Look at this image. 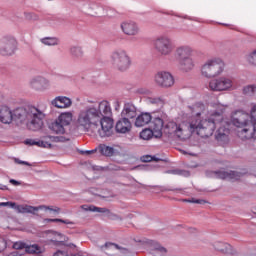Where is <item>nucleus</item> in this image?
<instances>
[{
  "label": "nucleus",
  "instance_id": "412c9836",
  "mask_svg": "<svg viewBox=\"0 0 256 256\" xmlns=\"http://www.w3.org/2000/svg\"><path fill=\"white\" fill-rule=\"evenodd\" d=\"M121 115L124 119H135L137 117V107L133 103H125Z\"/></svg>",
  "mask_w": 256,
  "mask_h": 256
},
{
  "label": "nucleus",
  "instance_id": "a18cd8bd",
  "mask_svg": "<svg viewBox=\"0 0 256 256\" xmlns=\"http://www.w3.org/2000/svg\"><path fill=\"white\" fill-rule=\"evenodd\" d=\"M155 251H159L160 253H167V248L160 246L159 243H156Z\"/></svg>",
  "mask_w": 256,
  "mask_h": 256
},
{
  "label": "nucleus",
  "instance_id": "393cba45",
  "mask_svg": "<svg viewBox=\"0 0 256 256\" xmlns=\"http://www.w3.org/2000/svg\"><path fill=\"white\" fill-rule=\"evenodd\" d=\"M179 67L182 71L188 73V71H193L195 67V61L190 56L188 58H183L182 60H178Z\"/></svg>",
  "mask_w": 256,
  "mask_h": 256
},
{
  "label": "nucleus",
  "instance_id": "5fc2aeb1",
  "mask_svg": "<svg viewBox=\"0 0 256 256\" xmlns=\"http://www.w3.org/2000/svg\"><path fill=\"white\" fill-rule=\"evenodd\" d=\"M10 183H11L12 185H15V186L21 185V182L15 180V179H10Z\"/></svg>",
  "mask_w": 256,
  "mask_h": 256
},
{
  "label": "nucleus",
  "instance_id": "69168bd1",
  "mask_svg": "<svg viewBox=\"0 0 256 256\" xmlns=\"http://www.w3.org/2000/svg\"><path fill=\"white\" fill-rule=\"evenodd\" d=\"M105 245H106V247H107V245H109V243H106Z\"/></svg>",
  "mask_w": 256,
  "mask_h": 256
},
{
  "label": "nucleus",
  "instance_id": "39448f33",
  "mask_svg": "<svg viewBox=\"0 0 256 256\" xmlns=\"http://www.w3.org/2000/svg\"><path fill=\"white\" fill-rule=\"evenodd\" d=\"M223 71H225V62L220 58L209 59L201 67V74L206 79L219 77Z\"/></svg>",
  "mask_w": 256,
  "mask_h": 256
},
{
  "label": "nucleus",
  "instance_id": "7ed1b4c3",
  "mask_svg": "<svg viewBox=\"0 0 256 256\" xmlns=\"http://www.w3.org/2000/svg\"><path fill=\"white\" fill-rule=\"evenodd\" d=\"M15 123H26L30 131L43 127L45 114L35 106L18 107L12 111Z\"/></svg>",
  "mask_w": 256,
  "mask_h": 256
},
{
  "label": "nucleus",
  "instance_id": "f257e3e1",
  "mask_svg": "<svg viewBox=\"0 0 256 256\" xmlns=\"http://www.w3.org/2000/svg\"><path fill=\"white\" fill-rule=\"evenodd\" d=\"M225 107L223 104H216V110L210 115L209 119L201 120V113H197L196 117L192 118L189 123L190 133H196L202 138L211 137L218 127L215 135L216 141H227L229 128L225 125H229V123L223 118Z\"/></svg>",
  "mask_w": 256,
  "mask_h": 256
},
{
  "label": "nucleus",
  "instance_id": "c9c22d12",
  "mask_svg": "<svg viewBox=\"0 0 256 256\" xmlns=\"http://www.w3.org/2000/svg\"><path fill=\"white\" fill-rule=\"evenodd\" d=\"M46 223H64V225H74L73 221L66 219H60V218H46L45 219Z\"/></svg>",
  "mask_w": 256,
  "mask_h": 256
},
{
  "label": "nucleus",
  "instance_id": "c756f323",
  "mask_svg": "<svg viewBox=\"0 0 256 256\" xmlns=\"http://www.w3.org/2000/svg\"><path fill=\"white\" fill-rule=\"evenodd\" d=\"M166 173L168 175H179L180 177H191V172L179 168L167 170Z\"/></svg>",
  "mask_w": 256,
  "mask_h": 256
},
{
  "label": "nucleus",
  "instance_id": "b1692460",
  "mask_svg": "<svg viewBox=\"0 0 256 256\" xmlns=\"http://www.w3.org/2000/svg\"><path fill=\"white\" fill-rule=\"evenodd\" d=\"M71 104V100L66 96H58L52 101V105L58 109H67Z\"/></svg>",
  "mask_w": 256,
  "mask_h": 256
},
{
  "label": "nucleus",
  "instance_id": "4be33fe9",
  "mask_svg": "<svg viewBox=\"0 0 256 256\" xmlns=\"http://www.w3.org/2000/svg\"><path fill=\"white\" fill-rule=\"evenodd\" d=\"M132 129L131 121L127 118H121L117 121L115 130L116 133H129Z\"/></svg>",
  "mask_w": 256,
  "mask_h": 256
},
{
  "label": "nucleus",
  "instance_id": "72a5a7b5",
  "mask_svg": "<svg viewBox=\"0 0 256 256\" xmlns=\"http://www.w3.org/2000/svg\"><path fill=\"white\" fill-rule=\"evenodd\" d=\"M148 103L150 105H156V107H163L165 105V99L163 97H149Z\"/></svg>",
  "mask_w": 256,
  "mask_h": 256
},
{
  "label": "nucleus",
  "instance_id": "58836bf2",
  "mask_svg": "<svg viewBox=\"0 0 256 256\" xmlns=\"http://www.w3.org/2000/svg\"><path fill=\"white\" fill-rule=\"evenodd\" d=\"M107 218L110 221H123V217L111 212V210H110V212H108Z\"/></svg>",
  "mask_w": 256,
  "mask_h": 256
},
{
  "label": "nucleus",
  "instance_id": "0e129e2a",
  "mask_svg": "<svg viewBox=\"0 0 256 256\" xmlns=\"http://www.w3.org/2000/svg\"><path fill=\"white\" fill-rule=\"evenodd\" d=\"M222 25H224V27H229V24H222Z\"/></svg>",
  "mask_w": 256,
  "mask_h": 256
},
{
  "label": "nucleus",
  "instance_id": "5701e85b",
  "mask_svg": "<svg viewBox=\"0 0 256 256\" xmlns=\"http://www.w3.org/2000/svg\"><path fill=\"white\" fill-rule=\"evenodd\" d=\"M153 119L151 113L149 112H142L140 115L136 117L135 126L136 127H145V125H149Z\"/></svg>",
  "mask_w": 256,
  "mask_h": 256
},
{
  "label": "nucleus",
  "instance_id": "2eb2a0df",
  "mask_svg": "<svg viewBox=\"0 0 256 256\" xmlns=\"http://www.w3.org/2000/svg\"><path fill=\"white\" fill-rule=\"evenodd\" d=\"M175 57L178 61L193 57V48L189 45L178 46L175 50Z\"/></svg>",
  "mask_w": 256,
  "mask_h": 256
},
{
  "label": "nucleus",
  "instance_id": "a211bd4d",
  "mask_svg": "<svg viewBox=\"0 0 256 256\" xmlns=\"http://www.w3.org/2000/svg\"><path fill=\"white\" fill-rule=\"evenodd\" d=\"M32 89L43 91L49 87V80L44 77L37 76L30 81Z\"/></svg>",
  "mask_w": 256,
  "mask_h": 256
},
{
  "label": "nucleus",
  "instance_id": "09e8293b",
  "mask_svg": "<svg viewBox=\"0 0 256 256\" xmlns=\"http://www.w3.org/2000/svg\"><path fill=\"white\" fill-rule=\"evenodd\" d=\"M81 153H82V155H93V153H97V148H95L93 150L82 151Z\"/></svg>",
  "mask_w": 256,
  "mask_h": 256
},
{
  "label": "nucleus",
  "instance_id": "f8f14e48",
  "mask_svg": "<svg viewBox=\"0 0 256 256\" xmlns=\"http://www.w3.org/2000/svg\"><path fill=\"white\" fill-rule=\"evenodd\" d=\"M112 115H103L101 120L98 122V125L101 127V129H98L100 137H111L113 134V120H111Z\"/></svg>",
  "mask_w": 256,
  "mask_h": 256
},
{
  "label": "nucleus",
  "instance_id": "a19ab883",
  "mask_svg": "<svg viewBox=\"0 0 256 256\" xmlns=\"http://www.w3.org/2000/svg\"><path fill=\"white\" fill-rule=\"evenodd\" d=\"M184 201H186L187 203H196L197 205H206V203H209L204 199H195V198L184 200Z\"/></svg>",
  "mask_w": 256,
  "mask_h": 256
},
{
  "label": "nucleus",
  "instance_id": "dca6fc26",
  "mask_svg": "<svg viewBox=\"0 0 256 256\" xmlns=\"http://www.w3.org/2000/svg\"><path fill=\"white\" fill-rule=\"evenodd\" d=\"M12 209H15V211H17V213H30V215H38L37 212L43 210V206H31V205H17L15 203V206L12 207Z\"/></svg>",
  "mask_w": 256,
  "mask_h": 256
},
{
  "label": "nucleus",
  "instance_id": "4c0bfd02",
  "mask_svg": "<svg viewBox=\"0 0 256 256\" xmlns=\"http://www.w3.org/2000/svg\"><path fill=\"white\" fill-rule=\"evenodd\" d=\"M50 139L54 143H65L66 141H69L65 136H50Z\"/></svg>",
  "mask_w": 256,
  "mask_h": 256
},
{
  "label": "nucleus",
  "instance_id": "f3484780",
  "mask_svg": "<svg viewBox=\"0 0 256 256\" xmlns=\"http://www.w3.org/2000/svg\"><path fill=\"white\" fill-rule=\"evenodd\" d=\"M165 127V122L160 117H156L152 120L151 129L154 131V137L156 139H161L163 137V129Z\"/></svg>",
  "mask_w": 256,
  "mask_h": 256
},
{
  "label": "nucleus",
  "instance_id": "ddd939ff",
  "mask_svg": "<svg viewBox=\"0 0 256 256\" xmlns=\"http://www.w3.org/2000/svg\"><path fill=\"white\" fill-rule=\"evenodd\" d=\"M17 49V41L13 38L4 37L0 40V55L7 57L13 55Z\"/></svg>",
  "mask_w": 256,
  "mask_h": 256
},
{
  "label": "nucleus",
  "instance_id": "6e6d98bb",
  "mask_svg": "<svg viewBox=\"0 0 256 256\" xmlns=\"http://www.w3.org/2000/svg\"><path fill=\"white\" fill-rule=\"evenodd\" d=\"M7 256H22L21 253H19V251H14L9 253Z\"/></svg>",
  "mask_w": 256,
  "mask_h": 256
},
{
  "label": "nucleus",
  "instance_id": "13d9d810",
  "mask_svg": "<svg viewBox=\"0 0 256 256\" xmlns=\"http://www.w3.org/2000/svg\"><path fill=\"white\" fill-rule=\"evenodd\" d=\"M52 211H53V213H61V208L54 207V208H52Z\"/></svg>",
  "mask_w": 256,
  "mask_h": 256
},
{
  "label": "nucleus",
  "instance_id": "4d7b16f0",
  "mask_svg": "<svg viewBox=\"0 0 256 256\" xmlns=\"http://www.w3.org/2000/svg\"><path fill=\"white\" fill-rule=\"evenodd\" d=\"M121 108V103H119V101L115 102V111H119V109Z\"/></svg>",
  "mask_w": 256,
  "mask_h": 256
},
{
  "label": "nucleus",
  "instance_id": "aec40b11",
  "mask_svg": "<svg viewBox=\"0 0 256 256\" xmlns=\"http://www.w3.org/2000/svg\"><path fill=\"white\" fill-rule=\"evenodd\" d=\"M121 29L125 35L135 36L139 34V26L135 22H123Z\"/></svg>",
  "mask_w": 256,
  "mask_h": 256
},
{
  "label": "nucleus",
  "instance_id": "c85d7f7f",
  "mask_svg": "<svg viewBox=\"0 0 256 256\" xmlns=\"http://www.w3.org/2000/svg\"><path fill=\"white\" fill-rule=\"evenodd\" d=\"M214 249L220 253H231V245L225 242H215Z\"/></svg>",
  "mask_w": 256,
  "mask_h": 256
},
{
  "label": "nucleus",
  "instance_id": "603ef678",
  "mask_svg": "<svg viewBox=\"0 0 256 256\" xmlns=\"http://www.w3.org/2000/svg\"><path fill=\"white\" fill-rule=\"evenodd\" d=\"M164 191H183L181 188H164Z\"/></svg>",
  "mask_w": 256,
  "mask_h": 256
},
{
  "label": "nucleus",
  "instance_id": "bb28decb",
  "mask_svg": "<svg viewBox=\"0 0 256 256\" xmlns=\"http://www.w3.org/2000/svg\"><path fill=\"white\" fill-rule=\"evenodd\" d=\"M98 151L101 155H104V157H113V155H115V148L105 144H100Z\"/></svg>",
  "mask_w": 256,
  "mask_h": 256
},
{
  "label": "nucleus",
  "instance_id": "9b49d317",
  "mask_svg": "<svg viewBox=\"0 0 256 256\" xmlns=\"http://www.w3.org/2000/svg\"><path fill=\"white\" fill-rule=\"evenodd\" d=\"M233 87V80L227 77L212 79L209 82L210 91H227Z\"/></svg>",
  "mask_w": 256,
  "mask_h": 256
},
{
  "label": "nucleus",
  "instance_id": "4468645a",
  "mask_svg": "<svg viewBox=\"0 0 256 256\" xmlns=\"http://www.w3.org/2000/svg\"><path fill=\"white\" fill-rule=\"evenodd\" d=\"M168 137H178V139H185L183 136V128L175 122H168L164 125L163 132Z\"/></svg>",
  "mask_w": 256,
  "mask_h": 256
},
{
  "label": "nucleus",
  "instance_id": "c03bdc74",
  "mask_svg": "<svg viewBox=\"0 0 256 256\" xmlns=\"http://www.w3.org/2000/svg\"><path fill=\"white\" fill-rule=\"evenodd\" d=\"M141 161L143 163H151V161H153V156H151V155L142 156Z\"/></svg>",
  "mask_w": 256,
  "mask_h": 256
},
{
  "label": "nucleus",
  "instance_id": "680f3d73",
  "mask_svg": "<svg viewBox=\"0 0 256 256\" xmlns=\"http://www.w3.org/2000/svg\"><path fill=\"white\" fill-rule=\"evenodd\" d=\"M253 95H256V84H253Z\"/></svg>",
  "mask_w": 256,
  "mask_h": 256
},
{
  "label": "nucleus",
  "instance_id": "6ab92c4d",
  "mask_svg": "<svg viewBox=\"0 0 256 256\" xmlns=\"http://www.w3.org/2000/svg\"><path fill=\"white\" fill-rule=\"evenodd\" d=\"M0 121L4 125H11L13 123V111H11V108L7 106H3L0 108Z\"/></svg>",
  "mask_w": 256,
  "mask_h": 256
},
{
  "label": "nucleus",
  "instance_id": "cd10ccee",
  "mask_svg": "<svg viewBox=\"0 0 256 256\" xmlns=\"http://www.w3.org/2000/svg\"><path fill=\"white\" fill-rule=\"evenodd\" d=\"M81 207L84 211H91L92 213H106V215L111 211L107 208H101L94 205H82Z\"/></svg>",
  "mask_w": 256,
  "mask_h": 256
},
{
  "label": "nucleus",
  "instance_id": "473e14b6",
  "mask_svg": "<svg viewBox=\"0 0 256 256\" xmlns=\"http://www.w3.org/2000/svg\"><path fill=\"white\" fill-rule=\"evenodd\" d=\"M25 144L26 145H31V146L37 145V147H44V148H47V147L50 148L51 147V143H49V142H45V141H41V140L37 141V140H34V139H27L25 141Z\"/></svg>",
  "mask_w": 256,
  "mask_h": 256
},
{
  "label": "nucleus",
  "instance_id": "de8ad7c7",
  "mask_svg": "<svg viewBox=\"0 0 256 256\" xmlns=\"http://www.w3.org/2000/svg\"><path fill=\"white\" fill-rule=\"evenodd\" d=\"M0 207H15V202H0Z\"/></svg>",
  "mask_w": 256,
  "mask_h": 256
},
{
  "label": "nucleus",
  "instance_id": "a878e982",
  "mask_svg": "<svg viewBox=\"0 0 256 256\" xmlns=\"http://www.w3.org/2000/svg\"><path fill=\"white\" fill-rule=\"evenodd\" d=\"M69 53L74 61H80V59H83L84 52L81 46H71Z\"/></svg>",
  "mask_w": 256,
  "mask_h": 256
},
{
  "label": "nucleus",
  "instance_id": "6e6552de",
  "mask_svg": "<svg viewBox=\"0 0 256 256\" xmlns=\"http://www.w3.org/2000/svg\"><path fill=\"white\" fill-rule=\"evenodd\" d=\"M153 45L155 51L164 57L171 55L175 49L173 41L167 36H159L154 40Z\"/></svg>",
  "mask_w": 256,
  "mask_h": 256
},
{
  "label": "nucleus",
  "instance_id": "79ce46f5",
  "mask_svg": "<svg viewBox=\"0 0 256 256\" xmlns=\"http://www.w3.org/2000/svg\"><path fill=\"white\" fill-rule=\"evenodd\" d=\"M244 95H253V84L243 88Z\"/></svg>",
  "mask_w": 256,
  "mask_h": 256
},
{
  "label": "nucleus",
  "instance_id": "e2e57ef3",
  "mask_svg": "<svg viewBox=\"0 0 256 256\" xmlns=\"http://www.w3.org/2000/svg\"><path fill=\"white\" fill-rule=\"evenodd\" d=\"M110 245H114L116 249H119V245L117 244H110Z\"/></svg>",
  "mask_w": 256,
  "mask_h": 256
},
{
  "label": "nucleus",
  "instance_id": "3c124183",
  "mask_svg": "<svg viewBox=\"0 0 256 256\" xmlns=\"http://www.w3.org/2000/svg\"><path fill=\"white\" fill-rule=\"evenodd\" d=\"M38 207H42V209H45L46 211H53V207H51V206L40 205Z\"/></svg>",
  "mask_w": 256,
  "mask_h": 256
},
{
  "label": "nucleus",
  "instance_id": "f03ea898",
  "mask_svg": "<svg viewBox=\"0 0 256 256\" xmlns=\"http://www.w3.org/2000/svg\"><path fill=\"white\" fill-rule=\"evenodd\" d=\"M103 115H112L111 104L106 100L80 111L77 119L78 127H82L87 133L91 127H99V121H101Z\"/></svg>",
  "mask_w": 256,
  "mask_h": 256
},
{
  "label": "nucleus",
  "instance_id": "052dcab7",
  "mask_svg": "<svg viewBox=\"0 0 256 256\" xmlns=\"http://www.w3.org/2000/svg\"><path fill=\"white\" fill-rule=\"evenodd\" d=\"M152 161H156V163H158V161H161V159L157 158V156H152Z\"/></svg>",
  "mask_w": 256,
  "mask_h": 256
},
{
  "label": "nucleus",
  "instance_id": "f704fd0d",
  "mask_svg": "<svg viewBox=\"0 0 256 256\" xmlns=\"http://www.w3.org/2000/svg\"><path fill=\"white\" fill-rule=\"evenodd\" d=\"M40 41L43 45H48L50 47L59 45V39L55 37H45V38H42Z\"/></svg>",
  "mask_w": 256,
  "mask_h": 256
},
{
  "label": "nucleus",
  "instance_id": "1a4fd4ad",
  "mask_svg": "<svg viewBox=\"0 0 256 256\" xmlns=\"http://www.w3.org/2000/svg\"><path fill=\"white\" fill-rule=\"evenodd\" d=\"M154 83L162 89H169L175 85V78L167 71H159L154 76Z\"/></svg>",
  "mask_w": 256,
  "mask_h": 256
},
{
  "label": "nucleus",
  "instance_id": "9d476101",
  "mask_svg": "<svg viewBox=\"0 0 256 256\" xmlns=\"http://www.w3.org/2000/svg\"><path fill=\"white\" fill-rule=\"evenodd\" d=\"M208 177H212L213 179H229L230 181H239L245 173L237 172V171H225V170H217L207 172Z\"/></svg>",
  "mask_w": 256,
  "mask_h": 256
},
{
  "label": "nucleus",
  "instance_id": "bf43d9fd",
  "mask_svg": "<svg viewBox=\"0 0 256 256\" xmlns=\"http://www.w3.org/2000/svg\"><path fill=\"white\" fill-rule=\"evenodd\" d=\"M9 188L6 185L0 184L1 191H7Z\"/></svg>",
  "mask_w": 256,
  "mask_h": 256
},
{
  "label": "nucleus",
  "instance_id": "0eeeda50",
  "mask_svg": "<svg viewBox=\"0 0 256 256\" xmlns=\"http://www.w3.org/2000/svg\"><path fill=\"white\" fill-rule=\"evenodd\" d=\"M112 65L118 71H127L131 67V57L125 50H116L111 55Z\"/></svg>",
  "mask_w": 256,
  "mask_h": 256
},
{
  "label": "nucleus",
  "instance_id": "37998d69",
  "mask_svg": "<svg viewBox=\"0 0 256 256\" xmlns=\"http://www.w3.org/2000/svg\"><path fill=\"white\" fill-rule=\"evenodd\" d=\"M5 249H7V240L0 237V253H2V251H5Z\"/></svg>",
  "mask_w": 256,
  "mask_h": 256
},
{
  "label": "nucleus",
  "instance_id": "20e7f679",
  "mask_svg": "<svg viewBox=\"0 0 256 256\" xmlns=\"http://www.w3.org/2000/svg\"><path fill=\"white\" fill-rule=\"evenodd\" d=\"M232 123L235 127H244L238 131L241 139H253V133H256V105L251 108L250 114L241 110L234 112Z\"/></svg>",
  "mask_w": 256,
  "mask_h": 256
},
{
  "label": "nucleus",
  "instance_id": "8fccbe9b",
  "mask_svg": "<svg viewBox=\"0 0 256 256\" xmlns=\"http://www.w3.org/2000/svg\"><path fill=\"white\" fill-rule=\"evenodd\" d=\"M14 249H17V250H19V249H25V244H23V243H15L14 244Z\"/></svg>",
  "mask_w": 256,
  "mask_h": 256
},
{
  "label": "nucleus",
  "instance_id": "ea45409f",
  "mask_svg": "<svg viewBox=\"0 0 256 256\" xmlns=\"http://www.w3.org/2000/svg\"><path fill=\"white\" fill-rule=\"evenodd\" d=\"M247 61L248 63H250L251 65H256V50H254L252 53H250L247 56Z\"/></svg>",
  "mask_w": 256,
  "mask_h": 256
},
{
  "label": "nucleus",
  "instance_id": "7c9ffc66",
  "mask_svg": "<svg viewBox=\"0 0 256 256\" xmlns=\"http://www.w3.org/2000/svg\"><path fill=\"white\" fill-rule=\"evenodd\" d=\"M25 251L30 255H39L40 253H43V249L37 244L26 246Z\"/></svg>",
  "mask_w": 256,
  "mask_h": 256
},
{
  "label": "nucleus",
  "instance_id": "864d4df0",
  "mask_svg": "<svg viewBox=\"0 0 256 256\" xmlns=\"http://www.w3.org/2000/svg\"><path fill=\"white\" fill-rule=\"evenodd\" d=\"M137 93H140V95H145V93H147V89L139 88Z\"/></svg>",
  "mask_w": 256,
  "mask_h": 256
},
{
  "label": "nucleus",
  "instance_id": "423d86ee",
  "mask_svg": "<svg viewBox=\"0 0 256 256\" xmlns=\"http://www.w3.org/2000/svg\"><path fill=\"white\" fill-rule=\"evenodd\" d=\"M72 121L73 113L63 112L56 120L50 122L48 127L50 131H53V133H56V135H65V127H69Z\"/></svg>",
  "mask_w": 256,
  "mask_h": 256
},
{
  "label": "nucleus",
  "instance_id": "49530a36",
  "mask_svg": "<svg viewBox=\"0 0 256 256\" xmlns=\"http://www.w3.org/2000/svg\"><path fill=\"white\" fill-rule=\"evenodd\" d=\"M15 163H17L18 165H26L27 167H31V163L27 162V161H22L18 158L14 159Z\"/></svg>",
  "mask_w": 256,
  "mask_h": 256
},
{
  "label": "nucleus",
  "instance_id": "e433bc0d",
  "mask_svg": "<svg viewBox=\"0 0 256 256\" xmlns=\"http://www.w3.org/2000/svg\"><path fill=\"white\" fill-rule=\"evenodd\" d=\"M24 17L27 21H37L39 19V16L33 12H25Z\"/></svg>",
  "mask_w": 256,
  "mask_h": 256
},
{
  "label": "nucleus",
  "instance_id": "2f4dec72",
  "mask_svg": "<svg viewBox=\"0 0 256 256\" xmlns=\"http://www.w3.org/2000/svg\"><path fill=\"white\" fill-rule=\"evenodd\" d=\"M155 137V132L151 128H146L140 132V139L144 141H149V139H153Z\"/></svg>",
  "mask_w": 256,
  "mask_h": 256
}]
</instances>
